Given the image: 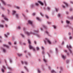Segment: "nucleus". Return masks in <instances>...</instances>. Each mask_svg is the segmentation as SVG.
I'll list each match as a JSON object with an SVG mask.
<instances>
[{
	"instance_id": "nucleus-1",
	"label": "nucleus",
	"mask_w": 73,
	"mask_h": 73,
	"mask_svg": "<svg viewBox=\"0 0 73 73\" xmlns=\"http://www.w3.org/2000/svg\"><path fill=\"white\" fill-rule=\"evenodd\" d=\"M28 42L29 44V48H30V49H33V50L35 51V48L33 47V46H32V45H31V42L30 39H28Z\"/></svg>"
},
{
	"instance_id": "nucleus-2",
	"label": "nucleus",
	"mask_w": 73,
	"mask_h": 73,
	"mask_svg": "<svg viewBox=\"0 0 73 73\" xmlns=\"http://www.w3.org/2000/svg\"><path fill=\"white\" fill-rule=\"evenodd\" d=\"M66 47L67 48H68V49H69V51H70V53H72V51L71 50L69 49V48H72V47L71 46L69 45V46H68V45H67Z\"/></svg>"
},
{
	"instance_id": "nucleus-3",
	"label": "nucleus",
	"mask_w": 73,
	"mask_h": 73,
	"mask_svg": "<svg viewBox=\"0 0 73 73\" xmlns=\"http://www.w3.org/2000/svg\"><path fill=\"white\" fill-rule=\"evenodd\" d=\"M26 33L28 36H29L30 35H31V34H33V35H35V33H32L31 32L30 33H29L28 32H26Z\"/></svg>"
},
{
	"instance_id": "nucleus-4",
	"label": "nucleus",
	"mask_w": 73,
	"mask_h": 73,
	"mask_svg": "<svg viewBox=\"0 0 73 73\" xmlns=\"http://www.w3.org/2000/svg\"><path fill=\"white\" fill-rule=\"evenodd\" d=\"M41 48L43 50V51L42 52V54H44V46H41Z\"/></svg>"
},
{
	"instance_id": "nucleus-5",
	"label": "nucleus",
	"mask_w": 73,
	"mask_h": 73,
	"mask_svg": "<svg viewBox=\"0 0 73 73\" xmlns=\"http://www.w3.org/2000/svg\"><path fill=\"white\" fill-rule=\"evenodd\" d=\"M46 40H47V42L49 44H50L51 43V42H50V40H49L47 38H46Z\"/></svg>"
},
{
	"instance_id": "nucleus-6",
	"label": "nucleus",
	"mask_w": 73,
	"mask_h": 73,
	"mask_svg": "<svg viewBox=\"0 0 73 73\" xmlns=\"http://www.w3.org/2000/svg\"><path fill=\"white\" fill-rule=\"evenodd\" d=\"M0 1H1L2 2V3H3V4L5 5H6V3H5V2L4 1H3V0H0Z\"/></svg>"
},
{
	"instance_id": "nucleus-7",
	"label": "nucleus",
	"mask_w": 73,
	"mask_h": 73,
	"mask_svg": "<svg viewBox=\"0 0 73 73\" xmlns=\"http://www.w3.org/2000/svg\"><path fill=\"white\" fill-rule=\"evenodd\" d=\"M2 17H4L5 20H6L7 21H8V19H7V18L5 17H4L5 16H4V15H2Z\"/></svg>"
},
{
	"instance_id": "nucleus-8",
	"label": "nucleus",
	"mask_w": 73,
	"mask_h": 73,
	"mask_svg": "<svg viewBox=\"0 0 73 73\" xmlns=\"http://www.w3.org/2000/svg\"><path fill=\"white\" fill-rule=\"evenodd\" d=\"M38 2L39 4H41L42 5H44V4H43V3L40 1H38Z\"/></svg>"
},
{
	"instance_id": "nucleus-9",
	"label": "nucleus",
	"mask_w": 73,
	"mask_h": 73,
	"mask_svg": "<svg viewBox=\"0 0 73 73\" xmlns=\"http://www.w3.org/2000/svg\"><path fill=\"white\" fill-rule=\"evenodd\" d=\"M28 22L29 24H31V25H32V22L31 21V20H29L28 21Z\"/></svg>"
},
{
	"instance_id": "nucleus-10",
	"label": "nucleus",
	"mask_w": 73,
	"mask_h": 73,
	"mask_svg": "<svg viewBox=\"0 0 73 73\" xmlns=\"http://www.w3.org/2000/svg\"><path fill=\"white\" fill-rule=\"evenodd\" d=\"M3 45L4 46H5V47H6L7 48H9V46H7L6 44H4Z\"/></svg>"
},
{
	"instance_id": "nucleus-11",
	"label": "nucleus",
	"mask_w": 73,
	"mask_h": 73,
	"mask_svg": "<svg viewBox=\"0 0 73 73\" xmlns=\"http://www.w3.org/2000/svg\"><path fill=\"white\" fill-rule=\"evenodd\" d=\"M62 57L63 59H65L66 58V56H64L63 55H62Z\"/></svg>"
},
{
	"instance_id": "nucleus-12",
	"label": "nucleus",
	"mask_w": 73,
	"mask_h": 73,
	"mask_svg": "<svg viewBox=\"0 0 73 73\" xmlns=\"http://www.w3.org/2000/svg\"><path fill=\"white\" fill-rule=\"evenodd\" d=\"M63 3L65 4V5H66L67 6V7H68V3H67L64 2Z\"/></svg>"
},
{
	"instance_id": "nucleus-13",
	"label": "nucleus",
	"mask_w": 73,
	"mask_h": 73,
	"mask_svg": "<svg viewBox=\"0 0 73 73\" xmlns=\"http://www.w3.org/2000/svg\"><path fill=\"white\" fill-rule=\"evenodd\" d=\"M60 70L61 71H59V73H61V72L63 70V69H62V67H60Z\"/></svg>"
},
{
	"instance_id": "nucleus-14",
	"label": "nucleus",
	"mask_w": 73,
	"mask_h": 73,
	"mask_svg": "<svg viewBox=\"0 0 73 73\" xmlns=\"http://www.w3.org/2000/svg\"><path fill=\"white\" fill-rule=\"evenodd\" d=\"M51 73H56V72L54 70H52L51 71Z\"/></svg>"
},
{
	"instance_id": "nucleus-15",
	"label": "nucleus",
	"mask_w": 73,
	"mask_h": 73,
	"mask_svg": "<svg viewBox=\"0 0 73 73\" xmlns=\"http://www.w3.org/2000/svg\"><path fill=\"white\" fill-rule=\"evenodd\" d=\"M36 19H38V21H41V19H40V18L38 17H37Z\"/></svg>"
},
{
	"instance_id": "nucleus-16",
	"label": "nucleus",
	"mask_w": 73,
	"mask_h": 73,
	"mask_svg": "<svg viewBox=\"0 0 73 73\" xmlns=\"http://www.w3.org/2000/svg\"><path fill=\"white\" fill-rule=\"evenodd\" d=\"M18 56H19V57H21V56H22V54H18Z\"/></svg>"
},
{
	"instance_id": "nucleus-17",
	"label": "nucleus",
	"mask_w": 73,
	"mask_h": 73,
	"mask_svg": "<svg viewBox=\"0 0 73 73\" xmlns=\"http://www.w3.org/2000/svg\"><path fill=\"white\" fill-rule=\"evenodd\" d=\"M0 27H1V28H4V26L3 25H0Z\"/></svg>"
},
{
	"instance_id": "nucleus-18",
	"label": "nucleus",
	"mask_w": 73,
	"mask_h": 73,
	"mask_svg": "<svg viewBox=\"0 0 73 73\" xmlns=\"http://www.w3.org/2000/svg\"><path fill=\"white\" fill-rule=\"evenodd\" d=\"M24 68L26 70H27V72H28V69H27V67L26 66H24Z\"/></svg>"
},
{
	"instance_id": "nucleus-19",
	"label": "nucleus",
	"mask_w": 73,
	"mask_h": 73,
	"mask_svg": "<svg viewBox=\"0 0 73 73\" xmlns=\"http://www.w3.org/2000/svg\"><path fill=\"white\" fill-rule=\"evenodd\" d=\"M43 61H44L45 62H47V60H46L45 59V58L43 59Z\"/></svg>"
},
{
	"instance_id": "nucleus-20",
	"label": "nucleus",
	"mask_w": 73,
	"mask_h": 73,
	"mask_svg": "<svg viewBox=\"0 0 73 73\" xmlns=\"http://www.w3.org/2000/svg\"><path fill=\"white\" fill-rule=\"evenodd\" d=\"M53 27L54 29H56V28H57V26H56L54 25L53 26Z\"/></svg>"
},
{
	"instance_id": "nucleus-21",
	"label": "nucleus",
	"mask_w": 73,
	"mask_h": 73,
	"mask_svg": "<svg viewBox=\"0 0 73 73\" xmlns=\"http://www.w3.org/2000/svg\"><path fill=\"white\" fill-rule=\"evenodd\" d=\"M15 13H16V11H13V15H14V14H15Z\"/></svg>"
},
{
	"instance_id": "nucleus-22",
	"label": "nucleus",
	"mask_w": 73,
	"mask_h": 73,
	"mask_svg": "<svg viewBox=\"0 0 73 73\" xmlns=\"http://www.w3.org/2000/svg\"><path fill=\"white\" fill-rule=\"evenodd\" d=\"M16 8L17 9H20V7L18 6H16Z\"/></svg>"
},
{
	"instance_id": "nucleus-23",
	"label": "nucleus",
	"mask_w": 73,
	"mask_h": 73,
	"mask_svg": "<svg viewBox=\"0 0 73 73\" xmlns=\"http://www.w3.org/2000/svg\"><path fill=\"white\" fill-rule=\"evenodd\" d=\"M16 17H17V18H18V17H19V14H16Z\"/></svg>"
},
{
	"instance_id": "nucleus-24",
	"label": "nucleus",
	"mask_w": 73,
	"mask_h": 73,
	"mask_svg": "<svg viewBox=\"0 0 73 73\" xmlns=\"http://www.w3.org/2000/svg\"><path fill=\"white\" fill-rule=\"evenodd\" d=\"M45 17H46V19H49V17H48V16L47 15H46L45 16Z\"/></svg>"
},
{
	"instance_id": "nucleus-25",
	"label": "nucleus",
	"mask_w": 73,
	"mask_h": 73,
	"mask_svg": "<svg viewBox=\"0 0 73 73\" xmlns=\"http://www.w3.org/2000/svg\"><path fill=\"white\" fill-rule=\"evenodd\" d=\"M3 51L4 52H6V50H5V49L3 48Z\"/></svg>"
},
{
	"instance_id": "nucleus-26",
	"label": "nucleus",
	"mask_w": 73,
	"mask_h": 73,
	"mask_svg": "<svg viewBox=\"0 0 73 73\" xmlns=\"http://www.w3.org/2000/svg\"><path fill=\"white\" fill-rule=\"evenodd\" d=\"M36 49L37 50H39V48L38 47H36Z\"/></svg>"
},
{
	"instance_id": "nucleus-27",
	"label": "nucleus",
	"mask_w": 73,
	"mask_h": 73,
	"mask_svg": "<svg viewBox=\"0 0 73 73\" xmlns=\"http://www.w3.org/2000/svg\"><path fill=\"white\" fill-rule=\"evenodd\" d=\"M8 44L10 45H11V42H8Z\"/></svg>"
},
{
	"instance_id": "nucleus-28",
	"label": "nucleus",
	"mask_w": 73,
	"mask_h": 73,
	"mask_svg": "<svg viewBox=\"0 0 73 73\" xmlns=\"http://www.w3.org/2000/svg\"><path fill=\"white\" fill-rule=\"evenodd\" d=\"M5 26L6 28H8V25H7V24H5Z\"/></svg>"
},
{
	"instance_id": "nucleus-29",
	"label": "nucleus",
	"mask_w": 73,
	"mask_h": 73,
	"mask_svg": "<svg viewBox=\"0 0 73 73\" xmlns=\"http://www.w3.org/2000/svg\"><path fill=\"white\" fill-rule=\"evenodd\" d=\"M66 23L67 24H69V23L70 22H69V21H66Z\"/></svg>"
},
{
	"instance_id": "nucleus-30",
	"label": "nucleus",
	"mask_w": 73,
	"mask_h": 73,
	"mask_svg": "<svg viewBox=\"0 0 73 73\" xmlns=\"http://www.w3.org/2000/svg\"><path fill=\"white\" fill-rule=\"evenodd\" d=\"M40 14L42 16H44V15L42 14L41 13H40Z\"/></svg>"
},
{
	"instance_id": "nucleus-31",
	"label": "nucleus",
	"mask_w": 73,
	"mask_h": 73,
	"mask_svg": "<svg viewBox=\"0 0 73 73\" xmlns=\"http://www.w3.org/2000/svg\"><path fill=\"white\" fill-rule=\"evenodd\" d=\"M35 4L36 5V6H38V4L37 3H36Z\"/></svg>"
},
{
	"instance_id": "nucleus-32",
	"label": "nucleus",
	"mask_w": 73,
	"mask_h": 73,
	"mask_svg": "<svg viewBox=\"0 0 73 73\" xmlns=\"http://www.w3.org/2000/svg\"><path fill=\"white\" fill-rule=\"evenodd\" d=\"M21 35L23 37H24V35H23L22 34H21Z\"/></svg>"
},
{
	"instance_id": "nucleus-33",
	"label": "nucleus",
	"mask_w": 73,
	"mask_h": 73,
	"mask_svg": "<svg viewBox=\"0 0 73 73\" xmlns=\"http://www.w3.org/2000/svg\"><path fill=\"white\" fill-rule=\"evenodd\" d=\"M1 71L2 72H4V69H1Z\"/></svg>"
},
{
	"instance_id": "nucleus-34",
	"label": "nucleus",
	"mask_w": 73,
	"mask_h": 73,
	"mask_svg": "<svg viewBox=\"0 0 73 73\" xmlns=\"http://www.w3.org/2000/svg\"><path fill=\"white\" fill-rule=\"evenodd\" d=\"M60 14H58V17H60Z\"/></svg>"
},
{
	"instance_id": "nucleus-35",
	"label": "nucleus",
	"mask_w": 73,
	"mask_h": 73,
	"mask_svg": "<svg viewBox=\"0 0 73 73\" xmlns=\"http://www.w3.org/2000/svg\"><path fill=\"white\" fill-rule=\"evenodd\" d=\"M43 27H44V28H46V29L47 28V27H46V26H45L44 25Z\"/></svg>"
},
{
	"instance_id": "nucleus-36",
	"label": "nucleus",
	"mask_w": 73,
	"mask_h": 73,
	"mask_svg": "<svg viewBox=\"0 0 73 73\" xmlns=\"http://www.w3.org/2000/svg\"><path fill=\"white\" fill-rule=\"evenodd\" d=\"M25 64H26V65H27V64H28V62H25Z\"/></svg>"
},
{
	"instance_id": "nucleus-37",
	"label": "nucleus",
	"mask_w": 73,
	"mask_h": 73,
	"mask_svg": "<svg viewBox=\"0 0 73 73\" xmlns=\"http://www.w3.org/2000/svg\"><path fill=\"white\" fill-rule=\"evenodd\" d=\"M47 8L48 10H50V8H49V7H47Z\"/></svg>"
},
{
	"instance_id": "nucleus-38",
	"label": "nucleus",
	"mask_w": 73,
	"mask_h": 73,
	"mask_svg": "<svg viewBox=\"0 0 73 73\" xmlns=\"http://www.w3.org/2000/svg\"><path fill=\"white\" fill-rule=\"evenodd\" d=\"M72 38V36H70L69 37V39H71Z\"/></svg>"
},
{
	"instance_id": "nucleus-39",
	"label": "nucleus",
	"mask_w": 73,
	"mask_h": 73,
	"mask_svg": "<svg viewBox=\"0 0 73 73\" xmlns=\"http://www.w3.org/2000/svg\"><path fill=\"white\" fill-rule=\"evenodd\" d=\"M56 11L57 12L58 11V9H56Z\"/></svg>"
},
{
	"instance_id": "nucleus-40",
	"label": "nucleus",
	"mask_w": 73,
	"mask_h": 73,
	"mask_svg": "<svg viewBox=\"0 0 73 73\" xmlns=\"http://www.w3.org/2000/svg\"><path fill=\"white\" fill-rule=\"evenodd\" d=\"M10 62L11 63L12 62V60L11 59L10 60Z\"/></svg>"
},
{
	"instance_id": "nucleus-41",
	"label": "nucleus",
	"mask_w": 73,
	"mask_h": 73,
	"mask_svg": "<svg viewBox=\"0 0 73 73\" xmlns=\"http://www.w3.org/2000/svg\"><path fill=\"white\" fill-rule=\"evenodd\" d=\"M44 2L45 3V5L46 6V3H45V1H44Z\"/></svg>"
},
{
	"instance_id": "nucleus-42",
	"label": "nucleus",
	"mask_w": 73,
	"mask_h": 73,
	"mask_svg": "<svg viewBox=\"0 0 73 73\" xmlns=\"http://www.w3.org/2000/svg\"><path fill=\"white\" fill-rule=\"evenodd\" d=\"M4 36L6 37H7V35L6 34H4Z\"/></svg>"
},
{
	"instance_id": "nucleus-43",
	"label": "nucleus",
	"mask_w": 73,
	"mask_h": 73,
	"mask_svg": "<svg viewBox=\"0 0 73 73\" xmlns=\"http://www.w3.org/2000/svg\"><path fill=\"white\" fill-rule=\"evenodd\" d=\"M46 33H47V35H49V33H48V32H47V31H46Z\"/></svg>"
},
{
	"instance_id": "nucleus-44",
	"label": "nucleus",
	"mask_w": 73,
	"mask_h": 73,
	"mask_svg": "<svg viewBox=\"0 0 73 73\" xmlns=\"http://www.w3.org/2000/svg\"><path fill=\"white\" fill-rule=\"evenodd\" d=\"M8 68L9 69H10V70H11V67H8Z\"/></svg>"
},
{
	"instance_id": "nucleus-45",
	"label": "nucleus",
	"mask_w": 73,
	"mask_h": 73,
	"mask_svg": "<svg viewBox=\"0 0 73 73\" xmlns=\"http://www.w3.org/2000/svg\"><path fill=\"white\" fill-rule=\"evenodd\" d=\"M66 63H68L69 62V60H68L66 61Z\"/></svg>"
},
{
	"instance_id": "nucleus-46",
	"label": "nucleus",
	"mask_w": 73,
	"mask_h": 73,
	"mask_svg": "<svg viewBox=\"0 0 73 73\" xmlns=\"http://www.w3.org/2000/svg\"><path fill=\"white\" fill-rule=\"evenodd\" d=\"M20 28H21L20 26H18V29H20Z\"/></svg>"
},
{
	"instance_id": "nucleus-47",
	"label": "nucleus",
	"mask_w": 73,
	"mask_h": 73,
	"mask_svg": "<svg viewBox=\"0 0 73 73\" xmlns=\"http://www.w3.org/2000/svg\"><path fill=\"white\" fill-rule=\"evenodd\" d=\"M55 50H56V52H57V48H56Z\"/></svg>"
},
{
	"instance_id": "nucleus-48",
	"label": "nucleus",
	"mask_w": 73,
	"mask_h": 73,
	"mask_svg": "<svg viewBox=\"0 0 73 73\" xmlns=\"http://www.w3.org/2000/svg\"><path fill=\"white\" fill-rule=\"evenodd\" d=\"M35 13H33V15L34 16V15H35Z\"/></svg>"
},
{
	"instance_id": "nucleus-49",
	"label": "nucleus",
	"mask_w": 73,
	"mask_h": 73,
	"mask_svg": "<svg viewBox=\"0 0 73 73\" xmlns=\"http://www.w3.org/2000/svg\"><path fill=\"white\" fill-rule=\"evenodd\" d=\"M34 43L35 44H36V41H34Z\"/></svg>"
},
{
	"instance_id": "nucleus-50",
	"label": "nucleus",
	"mask_w": 73,
	"mask_h": 73,
	"mask_svg": "<svg viewBox=\"0 0 73 73\" xmlns=\"http://www.w3.org/2000/svg\"><path fill=\"white\" fill-rule=\"evenodd\" d=\"M21 62L22 64H23V61H21Z\"/></svg>"
},
{
	"instance_id": "nucleus-51",
	"label": "nucleus",
	"mask_w": 73,
	"mask_h": 73,
	"mask_svg": "<svg viewBox=\"0 0 73 73\" xmlns=\"http://www.w3.org/2000/svg\"><path fill=\"white\" fill-rule=\"evenodd\" d=\"M7 35H9V33H7Z\"/></svg>"
},
{
	"instance_id": "nucleus-52",
	"label": "nucleus",
	"mask_w": 73,
	"mask_h": 73,
	"mask_svg": "<svg viewBox=\"0 0 73 73\" xmlns=\"http://www.w3.org/2000/svg\"><path fill=\"white\" fill-rule=\"evenodd\" d=\"M35 32H38V30L37 31H35Z\"/></svg>"
},
{
	"instance_id": "nucleus-53",
	"label": "nucleus",
	"mask_w": 73,
	"mask_h": 73,
	"mask_svg": "<svg viewBox=\"0 0 73 73\" xmlns=\"http://www.w3.org/2000/svg\"><path fill=\"white\" fill-rule=\"evenodd\" d=\"M14 44H16V42H15L14 43Z\"/></svg>"
},
{
	"instance_id": "nucleus-54",
	"label": "nucleus",
	"mask_w": 73,
	"mask_h": 73,
	"mask_svg": "<svg viewBox=\"0 0 73 73\" xmlns=\"http://www.w3.org/2000/svg\"><path fill=\"white\" fill-rule=\"evenodd\" d=\"M38 73H40V71L39 70H38Z\"/></svg>"
},
{
	"instance_id": "nucleus-55",
	"label": "nucleus",
	"mask_w": 73,
	"mask_h": 73,
	"mask_svg": "<svg viewBox=\"0 0 73 73\" xmlns=\"http://www.w3.org/2000/svg\"><path fill=\"white\" fill-rule=\"evenodd\" d=\"M67 54L68 56H69V54L67 52Z\"/></svg>"
},
{
	"instance_id": "nucleus-56",
	"label": "nucleus",
	"mask_w": 73,
	"mask_h": 73,
	"mask_svg": "<svg viewBox=\"0 0 73 73\" xmlns=\"http://www.w3.org/2000/svg\"><path fill=\"white\" fill-rule=\"evenodd\" d=\"M71 34V33H68V35H70Z\"/></svg>"
},
{
	"instance_id": "nucleus-57",
	"label": "nucleus",
	"mask_w": 73,
	"mask_h": 73,
	"mask_svg": "<svg viewBox=\"0 0 73 73\" xmlns=\"http://www.w3.org/2000/svg\"><path fill=\"white\" fill-rule=\"evenodd\" d=\"M70 3L71 4H73V3L72 1H70Z\"/></svg>"
},
{
	"instance_id": "nucleus-58",
	"label": "nucleus",
	"mask_w": 73,
	"mask_h": 73,
	"mask_svg": "<svg viewBox=\"0 0 73 73\" xmlns=\"http://www.w3.org/2000/svg\"><path fill=\"white\" fill-rule=\"evenodd\" d=\"M48 24H51V23L49 22H48Z\"/></svg>"
},
{
	"instance_id": "nucleus-59",
	"label": "nucleus",
	"mask_w": 73,
	"mask_h": 73,
	"mask_svg": "<svg viewBox=\"0 0 73 73\" xmlns=\"http://www.w3.org/2000/svg\"><path fill=\"white\" fill-rule=\"evenodd\" d=\"M62 7L63 8H65V7L64 6H63Z\"/></svg>"
},
{
	"instance_id": "nucleus-60",
	"label": "nucleus",
	"mask_w": 73,
	"mask_h": 73,
	"mask_svg": "<svg viewBox=\"0 0 73 73\" xmlns=\"http://www.w3.org/2000/svg\"><path fill=\"white\" fill-rule=\"evenodd\" d=\"M48 68L49 70H50V67H48Z\"/></svg>"
},
{
	"instance_id": "nucleus-61",
	"label": "nucleus",
	"mask_w": 73,
	"mask_h": 73,
	"mask_svg": "<svg viewBox=\"0 0 73 73\" xmlns=\"http://www.w3.org/2000/svg\"><path fill=\"white\" fill-rule=\"evenodd\" d=\"M3 68H4L5 69V67L4 66H3Z\"/></svg>"
},
{
	"instance_id": "nucleus-62",
	"label": "nucleus",
	"mask_w": 73,
	"mask_h": 73,
	"mask_svg": "<svg viewBox=\"0 0 73 73\" xmlns=\"http://www.w3.org/2000/svg\"><path fill=\"white\" fill-rule=\"evenodd\" d=\"M24 53H26L27 52V51L25 50L24 51Z\"/></svg>"
},
{
	"instance_id": "nucleus-63",
	"label": "nucleus",
	"mask_w": 73,
	"mask_h": 73,
	"mask_svg": "<svg viewBox=\"0 0 73 73\" xmlns=\"http://www.w3.org/2000/svg\"><path fill=\"white\" fill-rule=\"evenodd\" d=\"M2 23H4V22H5L4 21H3V20H2Z\"/></svg>"
},
{
	"instance_id": "nucleus-64",
	"label": "nucleus",
	"mask_w": 73,
	"mask_h": 73,
	"mask_svg": "<svg viewBox=\"0 0 73 73\" xmlns=\"http://www.w3.org/2000/svg\"><path fill=\"white\" fill-rule=\"evenodd\" d=\"M71 19H73V17H71Z\"/></svg>"
}]
</instances>
